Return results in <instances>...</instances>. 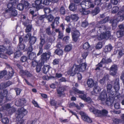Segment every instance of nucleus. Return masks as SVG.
I'll use <instances>...</instances> for the list:
<instances>
[{"label": "nucleus", "instance_id": "obj_1", "mask_svg": "<svg viewBox=\"0 0 124 124\" xmlns=\"http://www.w3.org/2000/svg\"><path fill=\"white\" fill-rule=\"evenodd\" d=\"M17 2L16 0H10L9 2L7 5V7L8 9L5 10V12H10L12 16H16L17 15V12L16 10V7Z\"/></svg>", "mask_w": 124, "mask_h": 124}, {"label": "nucleus", "instance_id": "obj_2", "mask_svg": "<svg viewBox=\"0 0 124 124\" xmlns=\"http://www.w3.org/2000/svg\"><path fill=\"white\" fill-rule=\"evenodd\" d=\"M87 66L85 63H83L79 65L74 64L72 67L70 72V74L72 76H74L76 74L78 73L79 72H83L85 71Z\"/></svg>", "mask_w": 124, "mask_h": 124}, {"label": "nucleus", "instance_id": "obj_3", "mask_svg": "<svg viewBox=\"0 0 124 124\" xmlns=\"http://www.w3.org/2000/svg\"><path fill=\"white\" fill-rule=\"evenodd\" d=\"M5 50L6 51V53L9 55L13 53L11 44L7 39H5L4 46H0V52H3Z\"/></svg>", "mask_w": 124, "mask_h": 124}, {"label": "nucleus", "instance_id": "obj_4", "mask_svg": "<svg viewBox=\"0 0 124 124\" xmlns=\"http://www.w3.org/2000/svg\"><path fill=\"white\" fill-rule=\"evenodd\" d=\"M92 111L96 116L99 117L106 116L108 113V111L105 109L99 110L98 109H94Z\"/></svg>", "mask_w": 124, "mask_h": 124}, {"label": "nucleus", "instance_id": "obj_5", "mask_svg": "<svg viewBox=\"0 0 124 124\" xmlns=\"http://www.w3.org/2000/svg\"><path fill=\"white\" fill-rule=\"evenodd\" d=\"M111 32L110 31H108L105 32H103L101 33L99 36L97 35H93L91 36L93 38H96L98 40H101L104 39L108 38L110 37Z\"/></svg>", "mask_w": 124, "mask_h": 124}, {"label": "nucleus", "instance_id": "obj_6", "mask_svg": "<svg viewBox=\"0 0 124 124\" xmlns=\"http://www.w3.org/2000/svg\"><path fill=\"white\" fill-rule=\"evenodd\" d=\"M27 111L23 108H22L19 109L17 111L16 116V119L20 121L27 113Z\"/></svg>", "mask_w": 124, "mask_h": 124}, {"label": "nucleus", "instance_id": "obj_7", "mask_svg": "<svg viewBox=\"0 0 124 124\" xmlns=\"http://www.w3.org/2000/svg\"><path fill=\"white\" fill-rule=\"evenodd\" d=\"M51 53L50 51H48L47 53H43L41 55V64H43L45 62H46L49 59L51 56Z\"/></svg>", "mask_w": 124, "mask_h": 124}, {"label": "nucleus", "instance_id": "obj_8", "mask_svg": "<svg viewBox=\"0 0 124 124\" xmlns=\"http://www.w3.org/2000/svg\"><path fill=\"white\" fill-rule=\"evenodd\" d=\"M72 40L75 42H77L79 39L80 33L78 30H73L71 33Z\"/></svg>", "mask_w": 124, "mask_h": 124}, {"label": "nucleus", "instance_id": "obj_9", "mask_svg": "<svg viewBox=\"0 0 124 124\" xmlns=\"http://www.w3.org/2000/svg\"><path fill=\"white\" fill-rule=\"evenodd\" d=\"M107 92L105 90H103L98 97L97 100L101 101H105L107 98Z\"/></svg>", "mask_w": 124, "mask_h": 124}, {"label": "nucleus", "instance_id": "obj_10", "mask_svg": "<svg viewBox=\"0 0 124 124\" xmlns=\"http://www.w3.org/2000/svg\"><path fill=\"white\" fill-rule=\"evenodd\" d=\"M72 89L75 92L78 93L82 94L79 96V97L84 101L85 100L86 97V94H84V91L79 90L78 89L74 87H73Z\"/></svg>", "mask_w": 124, "mask_h": 124}, {"label": "nucleus", "instance_id": "obj_11", "mask_svg": "<svg viewBox=\"0 0 124 124\" xmlns=\"http://www.w3.org/2000/svg\"><path fill=\"white\" fill-rule=\"evenodd\" d=\"M112 87V85L110 84H108L107 86V91L108 93V96L110 97L114 98L115 95H116V92L111 90Z\"/></svg>", "mask_w": 124, "mask_h": 124}, {"label": "nucleus", "instance_id": "obj_12", "mask_svg": "<svg viewBox=\"0 0 124 124\" xmlns=\"http://www.w3.org/2000/svg\"><path fill=\"white\" fill-rule=\"evenodd\" d=\"M122 10L118 12L117 14L119 16L116 19L118 22L121 21L124 19V6L122 8Z\"/></svg>", "mask_w": 124, "mask_h": 124}, {"label": "nucleus", "instance_id": "obj_13", "mask_svg": "<svg viewBox=\"0 0 124 124\" xmlns=\"http://www.w3.org/2000/svg\"><path fill=\"white\" fill-rule=\"evenodd\" d=\"M19 73L21 76L24 78H25V77H31L32 76V75L28 71L26 70H21L20 71Z\"/></svg>", "mask_w": 124, "mask_h": 124}, {"label": "nucleus", "instance_id": "obj_14", "mask_svg": "<svg viewBox=\"0 0 124 124\" xmlns=\"http://www.w3.org/2000/svg\"><path fill=\"white\" fill-rule=\"evenodd\" d=\"M117 65L113 64L110 67L109 70L110 75L113 76L116 75L117 72Z\"/></svg>", "mask_w": 124, "mask_h": 124}, {"label": "nucleus", "instance_id": "obj_15", "mask_svg": "<svg viewBox=\"0 0 124 124\" xmlns=\"http://www.w3.org/2000/svg\"><path fill=\"white\" fill-rule=\"evenodd\" d=\"M81 5L84 4L85 8L86 9H88L90 8H93L94 7V5L91 1H87L84 0L81 3Z\"/></svg>", "mask_w": 124, "mask_h": 124}, {"label": "nucleus", "instance_id": "obj_16", "mask_svg": "<svg viewBox=\"0 0 124 124\" xmlns=\"http://www.w3.org/2000/svg\"><path fill=\"white\" fill-rule=\"evenodd\" d=\"M67 87L66 86L60 87L57 90V94L59 95V96L61 97L62 95L65 94L64 92L66 91Z\"/></svg>", "mask_w": 124, "mask_h": 124}, {"label": "nucleus", "instance_id": "obj_17", "mask_svg": "<svg viewBox=\"0 0 124 124\" xmlns=\"http://www.w3.org/2000/svg\"><path fill=\"white\" fill-rule=\"evenodd\" d=\"M47 36L46 34H43L40 36V42L39 43V46L43 47V45L46 42V40H47Z\"/></svg>", "mask_w": 124, "mask_h": 124}, {"label": "nucleus", "instance_id": "obj_18", "mask_svg": "<svg viewBox=\"0 0 124 124\" xmlns=\"http://www.w3.org/2000/svg\"><path fill=\"white\" fill-rule=\"evenodd\" d=\"M113 87L116 92H118L120 89V85L119 83V79L118 78H116L114 81Z\"/></svg>", "mask_w": 124, "mask_h": 124}, {"label": "nucleus", "instance_id": "obj_19", "mask_svg": "<svg viewBox=\"0 0 124 124\" xmlns=\"http://www.w3.org/2000/svg\"><path fill=\"white\" fill-rule=\"evenodd\" d=\"M42 3V0H36L35 3L32 4V7L36 8V9L38 10L41 8L40 4Z\"/></svg>", "mask_w": 124, "mask_h": 124}, {"label": "nucleus", "instance_id": "obj_20", "mask_svg": "<svg viewBox=\"0 0 124 124\" xmlns=\"http://www.w3.org/2000/svg\"><path fill=\"white\" fill-rule=\"evenodd\" d=\"M26 102L25 99H19L16 101L15 104L18 106H22L25 104Z\"/></svg>", "mask_w": 124, "mask_h": 124}, {"label": "nucleus", "instance_id": "obj_21", "mask_svg": "<svg viewBox=\"0 0 124 124\" xmlns=\"http://www.w3.org/2000/svg\"><path fill=\"white\" fill-rule=\"evenodd\" d=\"M116 97V95H115L114 98H113L109 96L108 98H107L106 99L105 101L106 104L108 106L110 105H111L114 102Z\"/></svg>", "mask_w": 124, "mask_h": 124}, {"label": "nucleus", "instance_id": "obj_22", "mask_svg": "<svg viewBox=\"0 0 124 124\" xmlns=\"http://www.w3.org/2000/svg\"><path fill=\"white\" fill-rule=\"evenodd\" d=\"M96 26L98 32H99L101 33L106 28L105 26L100 25V24H97Z\"/></svg>", "mask_w": 124, "mask_h": 124}, {"label": "nucleus", "instance_id": "obj_23", "mask_svg": "<svg viewBox=\"0 0 124 124\" xmlns=\"http://www.w3.org/2000/svg\"><path fill=\"white\" fill-rule=\"evenodd\" d=\"M118 22L116 19H112L110 20V23L112 24L113 28H115L116 27Z\"/></svg>", "mask_w": 124, "mask_h": 124}, {"label": "nucleus", "instance_id": "obj_24", "mask_svg": "<svg viewBox=\"0 0 124 124\" xmlns=\"http://www.w3.org/2000/svg\"><path fill=\"white\" fill-rule=\"evenodd\" d=\"M59 19L60 17H55L54 19V21L52 22V23L51 24V25L52 29H54L55 28L54 24L55 22L57 24L59 23Z\"/></svg>", "mask_w": 124, "mask_h": 124}, {"label": "nucleus", "instance_id": "obj_25", "mask_svg": "<svg viewBox=\"0 0 124 124\" xmlns=\"http://www.w3.org/2000/svg\"><path fill=\"white\" fill-rule=\"evenodd\" d=\"M54 53L59 56H62L63 54V51L61 49L59 48L56 49Z\"/></svg>", "mask_w": 124, "mask_h": 124}, {"label": "nucleus", "instance_id": "obj_26", "mask_svg": "<svg viewBox=\"0 0 124 124\" xmlns=\"http://www.w3.org/2000/svg\"><path fill=\"white\" fill-rule=\"evenodd\" d=\"M113 47L110 44L105 46L103 51L105 53L110 52L112 49Z\"/></svg>", "mask_w": 124, "mask_h": 124}, {"label": "nucleus", "instance_id": "obj_27", "mask_svg": "<svg viewBox=\"0 0 124 124\" xmlns=\"http://www.w3.org/2000/svg\"><path fill=\"white\" fill-rule=\"evenodd\" d=\"M14 73V70L11 67L10 70H8V73L7 75V79H9L11 78L13 75Z\"/></svg>", "mask_w": 124, "mask_h": 124}, {"label": "nucleus", "instance_id": "obj_28", "mask_svg": "<svg viewBox=\"0 0 124 124\" xmlns=\"http://www.w3.org/2000/svg\"><path fill=\"white\" fill-rule=\"evenodd\" d=\"M37 38L36 37L32 36L29 39V44L30 45H32L34 44L36 42Z\"/></svg>", "mask_w": 124, "mask_h": 124}, {"label": "nucleus", "instance_id": "obj_29", "mask_svg": "<svg viewBox=\"0 0 124 124\" xmlns=\"http://www.w3.org/2000/svg\"><path fill=\"white\" fill-rule=\"evenodd\" d=\"M51 67L49 65L44 66L42 68L43 72L44 74H46L48 72Z\"/></svg>", "mask_w": 124, "mask_h": 124}, {"label": "nucleus", "instance_id": "obj_30", "mask_svg": "<svg viewBox=\"0 0 124 124\" xmlns=\"http://www.w3.org/2000/svg\"><path fill=\"white\" fill-rule=\"evenodd\" d=\"M87 83L88 87H93L94 85V81L92 78H89L88 79Z\"/></svg>", "mask_w": 124, "mask_h": 124}, {"label": "nucleus", "instance_id": "obj_31", "mask_svg": "<svg viewBox=\"0 0 124 124\" xmlns=\"http://www.w3.org/2000/svg\"><path fill=\"white\" fill-rule=\"evenodd\" d=\"M109 77L108 75H107L104 76V77L102 79L100 80L99 82L102 84H104L105 81L106 80H108V79Z\"/></svg>", "mask_w": 124, "mask_h": 124}, {"label": "nucleus", "instance_id": "obj_32", "mask_svg": "<svg viewBox=\"0 0 124 124\" xmlns=\"http://www.w3.org/2000/svg\"><path fill=\"white\" fill-rule=\"evenodd\" d=\"M72 47V46L71 45H68L65 46L64 51L65 52H68L71 50Z\"/></svg>", "mask_w": 124, "mask_h": 124}, {"label": "nucleus", "instance_id": "obj_33", "mask_svg": "<svg viewBox=\"0 0 124 124\" xmlns=\"http://www.w3.org/2000/svg\"><path fill=\"white\" fill-rule=\"evenodd\" d=\"M28 54L29 59L31 60H33L36 57V54L34 52L30 53Z\"/></svg>", "mask_w": 124, "mask_h": 124}, {"label": "nucleus", "instance_id": "obj_34", "mask_svg": "<svg viewBox=\"0 0 124 124\" xmlns=\"http://www.w3.org/2000/svg\"><path fill=\"white\" fill-rule=\"evenodd\" d=\"M101 88L98 86L95 85L93 88V91L94 93H99L101 90Z\"/></svg>", "mask_w": 124, "mask_h": 124}, {"label": "nucleus", "instance_id": "obj_35", "mask_svg": "<svg viewBox=\"0 0 124 124\" xmlns=\"http://www.w3.org/2000/svg\"><path fill=\"white\" fill-rule=\"evenodd\" d=\"M112 61L111 60L110 58L107 59L103 58L101 61V62H103V64H107L111 62Z\"/></svg>", "mask_w": 124, "mask_h": 124}, {"label": "nucleus", "instance_id": "obj_36", "mask_svg": "<svg viewBox=\"0 0 124 124\" xmlns=\"http://www.w3.org/2000/svg\"><path fill=\"white\" fill-rule=\"evenodd\" d=\"M103 7L106 11L107 10L111 9L112 8V6L110 3H107L103 5Z\"/></svg>", "mask_w": 124, "mask_h": 124}, {"label": "nucleus", "instance_id": "obj_37", "mask_svg": "<svg viewBox=\"0 0 124 124\" xmlns=\"http://www.w3.org/2000/svg\"><path fill=\"white\" fill-rule=\"evenodd\" d=\"M59 12L60 14L61 15H64L65 14L66 11L64 8L63 6H62L60 8Z\"/></svg>", "mask_w": 124, "mask_h": 124}, {"label": "nucleus", "instance_id": "obj_38", "mask_svg": "<svg viewBox=\"0 0 124 124\" xmlns=\"http://www.w3.org/2000/svg\"><path fill=\"white\" fill-rule=\"evenodd\" d=\"M25 46V45L23 43V44L19 43L17 46V49L18 50H23L24 49Z\"/></svg>", "mask_w": 124, "mask_h": 124}, {"label": "nucleus", "instance_id": "obj_39", "mask_svg": "<svg viewBox=\"0 0 124 124\" xmlns=\"http://www.w3.org/2000/svg\"><path fill=\"white\" fill-rule=\"evenodd\" d=\"M48 22H51L54 19V17L51 14H50L46 16Z\"/></svg>", "mask_w": 124, "mask_h": 124}, {"label": "nucleus", "instance_id": "obj_40", "mask_svg": "<svg viewBox=\"0 0 124 124\" xmlns=\"http://www.w3.org/2000/svg\"><path fill=\"white\" fill-rule=\"evenodd\" d=\"M119 10V7L117 6H114L111 9V13L113 14H116L118 12Z\"/></svg>", "mask_w": 124, "mask_h": 124}, {"label": "nucleus", "instance_id": "obj_41", "mask_svg": "<svg viewBox=\"0 0 124 124\" xmlns=\"http://www.w3.org/2000/svg\"><path fill=\"white\" fill-rule=\"evenodd\" d=\"M19 50L16 51L14 53V58H17L20 57L22 54V52Z\"/></svg>", "mask_w": 124, "mask_h": 124}, {"label": "nucleus", "instance_id": "obj_42", "mask_svg": "<svg viewBox=\"0 0 124 124\" xmlns=\"http://www.w3.org/2000/svg\"><path fill=\"white\" fill-rule=\"evenodd\" d=\"M99 8L97 7L94 10H92L91 13L94 15H96L99 13Z\"/></svg>", "mask_w": 124, "mask_h": 124}, {"label": "nucleus", "instance_id": "obj_43", "mask_svg": "<svg viewBox=\"0 0 124 124\" xmlns=\"http://www.w3.org/2000/svg\"><path fill=\"white\" fill-rule=\"evenodd\" d=\"M90 47V45L88 42H85L83 45V49L86 50L88 49Z\"/></svg>", "mask_w": 124, "mask_h": 124}, {"label": "nucleus", "instance_id": "obj_44", "mask_svg": "<svg viewBox=\"0 0 124 124\" xmlns=\"http://www.w3.org/2000/svg\"><path fill=\"white\" fill-rule=\"evenodd\" d=\"M16 111V109L14 107H11L8 111V115H11Z\"/></svg>", "mask_w": 124, "mask_h": 124}, {"label": "nucleus", "instance_id": "obj_45", "mask_svg": "<svg viewBox=\"0 0 124 124\" xmlns=\"http://www.w3.org/2000/svg\"><path fill=\"white\" fill-rule=\"evenodd\" d=\"M60 59L58 58H55L53 60L52 64L54 65H59L60 61Z\"/></svg>", "mask_w": 124, "mask_h": 124}, {"label": "nucleus", "instance_id": "obj_46", "mask_svg": "<svg viewBox=\"0 0 124 124\" xmlns=\"http://www.w3.org/2000/svg\"><path fill=\"white\" fill-rule=\"evenodd\" d=\"M17 7V8L20 11L23 10L24 8V5L23 4H19L18 5L17 4L16 6Z\"/></svg>", "mask_w": 124, "mask_h": 124}, {"label": "nucleus", "instance_id": "obj_47", "mask_svg": "<svg viewBox=\"0 0 124 124\" xmlns=\"http://www.w3.org/2000/svg\"><path fill=\"white\" fill-rule=\"evenodd\" d=\"M1 122L5 124H8L9 122V120L7 117H4L2 118L1 120Z\"/></svg>", "mask_w": 124, "mask_h": 124}, {"label": "nucleus", "instance_id": "obj_48", "mask_svg": "<svg viewBox=\"0 0 124 124\" xmlns=\"http://www.w3.org/2000/svg\"><path fill=\"white\" fill-rule=\"evenodd\" d=\"M124 31L120 30L117 31L116 33L117 36L118 38L122 37L123 36Z\"/></svg>", "mask_w": 124, "mask_h": 124}, {"label": "nucleus", "instance_id": "obj_49", "mask_svg": "<svg viewBox=\"0 0 124 124\" xmlns=\"http://www.w3.org/2000/svg\"><path fill=\"white\" fill-rule=\"evenodd\" d=\"M84 121L89 123H91L92 122L91 119L87 116L86 115L85 117V118L82 119Z\"/></svg>", "mask_w": 124, "mask_h": 124}, {"label": "nucleus", "instance_id": "obj_50", "mask_svg": "<svg viewBox=\"0 0 124 124\" xmlns=\"http://www.w3.org/2000/svg\"><path fill=\"white\" fill-rule=\"evenodd\" d=\"M103 62H101V61L97 64L96 65V68L95 69V70H100V68H101L102 67V64Z\"/></svg>", "mask_w": 124, "mask_h": 124}, {"label": "nucleus", "instance_id": "obj_51", "mask_svg": "<svg viewBox=\"0 0 124 124\" xmlns=\"http://www.w3.org/2000/svg\"><path fill=\"white\" fill-rule=\"evenodd\" d=\"M44 10L45 13V15L46 16H47V14L49 13L51 11L50 8L48 7L45 8Z\"/></svg>", "mask_w": 124, "mask_h": 124}, {"label": "nucleus", "instance_id": "obj_52", "mask_svg": "<svg viewBox=\"0 0 124 124\" xmlns=\"http://www.w3.org/2000/svg\"><path fill=\"white\" fill-rule=\"evenodd\" d=\"M123 120L122 119L115 118L113 120V122L115 124H118L119 123H122Z\"/></svg>", "mask_w": 124, "mask_h": 124}, {"label": "nucleus", "instance_id": "obj_53", "mask_svg": "<svg viewBox=\"0 0 124 124\" xmlns=\"http://www.w3.org/2000/svg\"><path fill=\"white\" fill-rule=\"evenodd\" d=\"M32 26L30 24H29L26 27V29L25 30L26 32H30L32 29Z\"/></svg>", "mask_w": 124, "mask_h": 124}, {"label": "nucleus", "instance_id": "obj_54", "mask_svg": "<svg viewBox=\"0 0 124 124\" xmlns=\"http://www.w3.org/2000/svg\"><path fill=\"white\" fill-rule=\"evenodd\" d=\"M7 74V71L5 70H3L0 72V79L3 78Z\"/></svg>", "mask_w": 124, "mask_h": 124}, {"label": "nucleus", "instance_id": "obj_55", "mask_svg": "<svg viewBox=\"0 0 124 124\" xmlns=\"http://www.w3.org/2000/svg\"><path fill=\"white\" fill-rule=\"evenodd\" d=\"M88 24L89 23L86 20L82 22V26L84 28L86 27L88 25Z\"/></svg>", "mask_w": 124, "mask_h": 124}, {"label": "nucleus", "instance_id": "obj_56", "mask_svg": "<svg viewBox=\"0 0 124 124\" xmlns=\"http://www.w3.org/2000/svg\"><path fill=\"white\" fill-rule=\"evenodd\" d=\"M69 8L70 10L75 11V5L73 3L70 4L69 6Z\"/></svg>", "mask_w": 124, "mask_h": 124}, {"label": "nucleus", "instance_id": "obj_57", "mask_svg": "<svg viewBox=\"0 0 124 124\" xmlns=\"http://www.w3.org/2000/svg\"><path fill=\"white\" fill-rule=\"evenodd\" d=\"M41 65L40 64L37 65L36 69V72L38 73L41 70Z\"/></svg>", "mask_w": 124, "mask_h": 124}, {"label": "nucleus", "instance_id": "obj_58", "mask_svg": "<svg viewBox=\"0 0 124 124\" xmlns=\"http://www.w3.org/2000/svg\"><path fill=\"white\" fill-rule=\"evenodd\" d=\"M71 19L73 20L77 21L78 19V17L76 15H71Z\"/></svg>", "mask_w": 124, "mask_h": 124}, {"label": "nucleus", "instance_id": "obj_59", "mask_svg": "<svg viewBox=\"0 0 124 124\" xmlns=\"http://www.w3.org/2000/svg\"><path fill=\"white\" fill-rule=\"evenodd\" d=\"M102 46V43L101 42H99L96 46V48L99 49L101 48Z\"/></svg>", "mask_w": 124, "mask_h": 124}, {"label": "nucleus", "instance_id": "obj_60", "mask_svg": "<svg viewBox=\"0 0 124 124\" xmlns=\"http://www.w3.org/2000/svg\"><path fill=\"white\" fill-rule=\"evenodd\" d=\"M49 103L52 106H56L57 104V102L54 100H51Z\"/></svg>", "mask_w": 124, "mask_h": 124}, {"label": "nucleus", "instance_id": "obj_61", "mask_svg": "<svg viewBox=\"0 0 124 124\" xmlns=\"http://www.w3.org/2000/svg\"><path fill=\"white\" fill-rule=\"evenodd\" d=\"M46 33L48 35H52V33L50 30V27H48L46 30Z\"/></svg>", "mask_w": 124, "mask_h": 124}, {"label": "nucleus", "instance_id": "obj_62", "mask_svg": "<svg viewBox=\"0 0 124 124\" xmlns=\"http://www.w3.org/2000/svg\"><path fill=\"white\" fill-rule=\"evenodd\" d=\"M15 90L16 93V95H19L21 91L20 89L18 88H15Z\"/></svg>", "mask_w": 124, "mask_h": 124}, {"label": "nucleus", "instance_id": "obj_63", "mask_svg": "<svg viewBox=\"0 0 124 124\" xmlns=\"http://www.w3.org/2000/svg\"><path fill=\"white\" fill-rule=\"evenodd\" d=\"M32 103L35 107H36L38 108H39L40 107L37 102L35 100H32Z\"/></svg>", "mask_w": 124, "mask_h": 124}, {"label": "nucleus", "instance_id": "obj_64", "mask_svg": "<svg viewBox=\"0 0 124 124\" xmlns=\"http://www.w3.org/2000/svg\"><path fill=\"white\" fill-rule=\"evenodd\" d=\"M27 59V57L25 56H23L21 57V61L22 62H24L26 61Z\"/></svg>", "mask_w": 124, "mask_h": 124}]
</instances>
